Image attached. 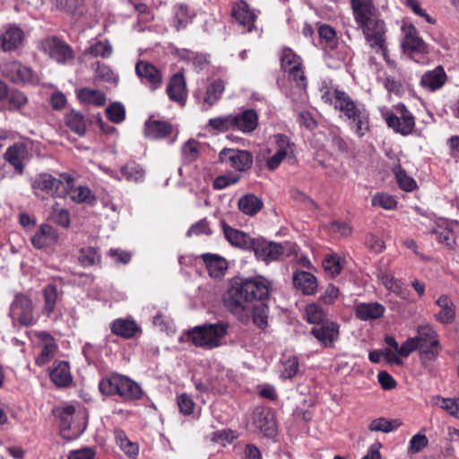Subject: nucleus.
Instances as JSON below:
<instances>
[{
  "mask_svg": "<svg viewBox=\"0 0 459 459\" xmlns=\"http://www.w3.org/2000/svg\"><path fill=\"white\" fill-rule=\"evenodd\" d=\"M306 316L308 323L320 325L325 322L326 313L319 305L312 303L306 307Z\"/></svg>",
  "mask_w": 459,
  "mask_h": 459,
  "instance_id": "obj_48",
  "label": "nucleus"
},
{
  "mask_svg": "<svg viewBox=\"0 0 459 459\" xmlns=\"http://www.w3.org/2000/svg\"><path fill=\"white\" fill-rule=\"evenodd\" d=\"M351 4L355 22H362L376 12L373 0H351Z\"/></svg>",
  "mask_w": 459,
  "mask_h": 459,
  "instance_id": "obj_36",
  "label": "nucleus"
},
{
  "mask_svg": "<svg viewBox=\"0 0 459 459\" xmlns=\"http://www.w3.org/2000/svg\"><path fill=\"white\" fill-rule=\"evenodd\" d=\"M169 99L175 102L184 103L186 96L185 78L182 74H176L170 79L167 87Z\"/></svg>",
  "mask_w": 459,
  "mask_h": 459,
  "instance_id": "obj_30",
  "label": "nucleus"
},
{
  "mask_svg": "<svg viewBox=\"0 0 459 459\" xmlns=\"http://www.w3.org/2000/svg\"><path fill=\"white\" fill-rule=\"evenodd\" d=\"M250 250L257 259L270 263L281 259L284 255L290 256L296 253V246L290 243H276L258 237L254 238Z\"/></svg>",
  "mask_w": 459,
  "mask_h": 459,
  "instance_id": "obj_7",
  "label": "nucleus"
},
{
  "mask_svg": "<svg viewBox=\"0 0 459 459\" xmlns=\"http://www.w3.org/2000/svg\"><path fill=\"white\" fill-rule=\"evenodd\" d=\"M399 426L400 424L397 422V420H388L385 418H378L371 421V423L368 425V429L370 431H381L389 433Z\"/></svg>",
  "mask_w": 459,
  "mask_h": 459,
  "instance_id": "obj_50",
  "label": "nucleus"
},
{
  "mask_svg": "<svg viewBox=\"0 0 459 459\" xmlns=\"http://www.w3.org/2000/svg\"><path fill=\"white\" fill-rule=\"evenodd\" d=\"M379 279L383 285L394 293L397 297L407 299L409 296V290L404 287V284L402 281L396 279L393 275L387 274L385 273H381L379 274Z\"/></svg>",
  "mask_w": 459,
  "mask_h": 459,
  "instance_id": "obj_34",
  "label": "nucleus"
},
{
  "mask_svg": "<svg viewBox=\"0 0 459 459\" xmlns=\"http://www.w3.org/2000/svg\"><path fill=\"white\" fill-rule=\"evenodd\" d=\"M171 132L172 126L169 122L151 119L145 122V135L149 138H163Z\"/></svg>",
  "mask_w": 459,
  "mask_h": 459,
  "instance_id": "obj_33",
  "label": "nucleus"
},
{
  "mask_svg": "<svg viewBox=\"0 0 459 459\" xmlns=\"http://www.w3.org/2000/svg\"><path fill=\"white\" fill-rule=\"evenodd\" d=\"M429 445L428 437L421 433H417L410 440L408 451L411 454L420 453Z\"/></svg>",
  "mask_w": 459,
  "mask_h": 459,
  "instance_id": "obj_58",
  "label": "nucleus"
},
{
  "mask_svg": "<svg viewBox=\"0 0 459 459\" xmlns=\"http://www.w3.org/2000/svg\"><path fill=\"white\" fill-rule=\"evenodd\" d=\"M67 126L79 135H83L86 131L84 117L76 111H71L65 116Z\"/></svg>",
  "mask_w": 459,
  "mask_h": 459,
  "instance_id": "obj_44",
  "label": "nucleus"
},
{
  "mask_svg": "<svg viewBox=\"0 0 459 459\" xmlns=\"http://www.w3.org/2000/svg\"><path fill=\"white\" fill-rule=\"evenodd\" d=\"M230 324L225 321L205 323L186 332V336L197 348L211 351L223 346L229 334Z\"/></svg>",
  "mask_w": 459,
  "mask_h": 459,
  "instance_id": "obj_3",
  "label": "nucleus"
},
{
  "mask_svg": "<svg viewBox=\"0 0 459 459\" xmlns=\"http://www.w3.org/2000/svg\"><path fill=\"white\" fill-rule=\"evenodd\" d=\"M365 245L369 250L376 254L382 253L385 248V242L373 234L367 235Z\"/></svg>",
  "mask_w": 459,
  "mask_h": 459,
  "instance_id": "obj_63",
  "label": "nucleus"
},
{
  "mask_svg": "<svg viewBox=\"0 0 459 459\" xmlns=\"http://www.w3.org/2000/svg\"><path fill=\"white\" fill-rule=\"evenodd\" d=\"M55 414L60 420L61 434L67 439L76 438L86 429V413L82 410L77 411L73 405L58 407Z\"/></svg>",
  "mask_w": 459,
  "mask_h": 459,
  "instance_id": "obj_5",
  "label": "nucleus"
},
{
  "mask_svg": "<svg viewBox=\"0 0 459 459\" xmlns=\"http://www.w3.org/2000/svg\"><path fill=\"white\" fill-rule=\"evenodd\" d=\"M61 179L56 178L50 174L39 175L32 183V188L37 195L44 192L53 197H62L66 195L67 187L71 186L73 178L70 175L62 174Z\"/></svg>",
  "mask_w": 459,
  "mask_h": 459,
  "instance_id": "obj_8",
  "label": "nucleus"
},
{
  "mask_svg": "<svg viewBox=\"0 0 459 459\" xmlns=\"http://www.w3.org/2000/svg\"><path fill=\"white\" fill-rule=\"evenodd\" d=\"M432 403L446 411L451 416L459 418V398H443L435 396Z\"/></svg>",
  "mask_w": 459,
  "mask_h": 459,
  "instance_id": "obj_43",
  "label": "nucleus"
},
{
  "mask_svg": "<svg viewBox=\"0 0 459 459\" xmlns=\"http://www.w3.org/2000/svg\"><path fill=\"white\" fill-rule=\"evenodd\" d=\"M201 257L207 267L209 275L212 278L222 276L228 269L226 259L218 255L205 253Z\"/></svg>",
  "mask_w": 459,
  "mask_h": 459,
  "instance_id": "obj_29",
  "label": "nucleus"
},
{
  "mask_svg": "<svg viewBox=\"0 0 459 459\" xmlns=\"http://www.w3.org/2000/svg\"><path fill=\"white\" fill-rule=\"evenodd\" d=\"M200 144L195 140L186 142L182 147V154L184 159L192 162L198 158Z\"/></svg>",
  "mask_w": 459,
  "mask_h": 459,
  "instance_id": "obj_56",
  "label": "nucleus"
},
{
  "mask_svg": "<svg viewBox=\"0 0 459 459\" xmlns=\"http://www.w3.org/2000/svg\"><path fill=\"white\" fill-rule=\"evenodd\" d=\"M235 119L233 130H238L245 134L254 132L258 126V115L255 110L249 108L238 115H233Z\"/></svg>",
  "mask_w": 459,
  "mask_h": 459,
  "instance_id": "obj_19",
  "label": "nucleus"
},
{
  "mask_svg": "<svg viewBox=\"0 0 459 459\" xmlns=\"http://www.w3.org/2000/svg\"><path fill=\"white\" fill-rule=\"evenodd\" d=\"M44 304L42 306L41 312L44 316L49 317L55 311L58 293L57 289L55 285L48 284L43 290Z\"/></svg>",
  "mask_w": 459,
  "mask_h": 459,
  "instance_id": "obj_38",
  "label": "nucleus"
},
{
  "mask_svg": "<svg viewBox=\"0 0 459 459\" xmlns=\"http://www.w3.org/2000/svg\"><path fill=\"white\" fill-rule=\"evenodd\" d=\"M99 389L103 394H117L125 401L139 400L143 394L136 382L120 374H113L102 378L99 384Z\"/></svg>",
  "mask_w": 459,
  "mask_h": 459,
  "instance_id": "obj_4",
  "label": "nucleus"
},
{
  "mask_svg": "<svg viewBox=\"0 0 459 459\" xmlns=\"http://www.w3.org/2000/svg\"><path fill=\"white\" fill-rule=\"evenodd\" d=\"M252 419L255 429L264 435L273 437L276 433L275 421L268 410L256 408L253 412Z\"/></svg>",
  "mask_w": 459,
  "mask_h": 459,
  "instance_id": "obj_18",
  "label": "nucleus"
},
{
  "mask_svg": "<svg viewBox=\"0 0 459 459\" xmlns=\"http://www.w3.org/2000/svg\"><path fill=\"white\" fill-rule=\"evenodd\" d=\"M321 47L327 52L333 50L338 44L336 32L330 25L324 24L318 29Z\"/></svg>",
  "mask_w": 459,
  "mask_h": 459,
  "instance_id": "obj_39",
  "label": "nucleus"
},
{
  "mask_svg": "<svg viewBox=\"0 0 459 459\" xmlns=\"http://www.w3.org/2000/svg\"><path fill=\"white\" fill-rule=\"evenodd\" d=\"M270 281L263 276L236 279L223 296L224 306L240 321L247 322L259 301L269 295Z\"/></svg>",
  "mask_w": 459,
  "mask_h": 459,
  "instance_id": "obj_1",
  "label": "nucleus"
},
{
  "mask_svg": "<svg viewBox=\"0 0 459 459\" xmlns=\"http://www.w3.org/2000/svg\"><path fill=\"white\" fill-rule=\"evenodd\" d=\"M367 16L362 22H356L358 27L362 30L365 39L371 48L380 53L389 62L387 47L385 43V25L380 19H373Z\"/></svg>",
  "mask_w": 459,
  "mask_h": 459,
  "instance_id": "obj_6",
  "label": "nucleus"
},
{
  "mask_svg": "<svg viewBox=\"0 0 459 459\" xmlns=\"http://www.w3.org/2000/svg\"><path fill=\"white\" fill-rule=\"evenodd\" d=\"M190 20L191 16L185 5L179 4L175 7V22L178 30L185 27Z\"/></svg>",
  "mask_w": 459,
  "mask_h": 459,
  "instance_id": "obj_60",
  "label": "nucleus"
},
{
  "mask_svg": "<svg viewBox=\"0 0 459 459\" xmlns=\"http://www.w3.org/2000/svg\"><path fill=\"white\" fill-rule=\"evenodd\" d=\"M28 155V150L24 143H17L10 146L5 153L4 160L22 175L23 173V160Z\"/></svg>",
  "mask_w": 459,
  "mask_h": 459,
  "instance_id": "obj_22",
  "label": "nucleus"
},
{
  "mask_svg": "<svg viewBox=\"0 0 459 459\" xmlns=\"http://www.w3.org/2000/svg\"><path fill=\"white\" fill-rule=\"evenodd\" d=\"M293 283L304 295H313L317 290L316 278L308 272H295L293 274Z\"/></svg>",
  "mask_w": 459,
  "mask_h": 459,
  "instance_id": "obj_24",
  "label": "nucleus"
},
{
  "mask_svg": "<svg viewBox=\"0 0 459 459\" xmlns=\"http://www.w3.org/2000/svg\"><path fill=\"white\" fill-rule=\"evenodd\" d=\"M402 30L404 33V39L403 42V47L411 51V52H418V53H425L427 52V45L422 40V39L419 36V33L416 28L410 25H403Z\"/></svg>",
  "mask_w": 459,
  "mask_h": 459,
  "instance_id": "obj_20",
  "label": "nucleus"
},
{
  "mask_svg": "<svg viewBox=\"0 0 459 459\" xmlns=\"http://www.w3.org/2000/svg\"><path fill=\"white\" fill-rule=\"evenodd\" d=\"M6 99L8 100L9 104L8 108L12 111L21 109L28 102V99L25 94L18 90H13L11 91H8V96Z\"/></svg>",
  "mask_w": 459,
  "mask_h": 459,
  "instance_id": "obj_52",
  "label": "nucleus"
},
{
  "mask_svg": "<svg viewBox=\"0 0 459 459\" xmlns=\"http://www.w3.org/2000/svg\"><path fill=\"white\" fill-rule=\"evenodd\" d=\"M108 118L113 123L118 124L125 120L126 110L122 104L114 102L105 110Z\"/></svg>",
  "mask_w": 459,
  "mask_h": 459,
  "instance_id": "obj_53",
  "label": "nucleus"
},
{
  "mask_svg": "<svg viewBox=\"0 0 459 459\" xmlns=\"http://www.w3.org/2000/svg\"><path fill=\"white\" fill-rule=\"evenodd\" d=\"M23 40V32L18 27L11 26L0 35V48L4 51L16 49Z\"/></svg>",
  "mask_w": 459,
  "mask_h": 459,
  "instance_id": "obj_25",
  "label": "nucleus"
},
{
  "mask_svg": "<svg viewBox=\"0 0 459 459\" xmlns=\"http://www.w3.org/2000/svg\"><path fill=\"white\" fill-rule=\"evenodd\" d=\"M219 160L238 171H245L251 168L253 156L247 151L224 148L219 153Z\"/></svg>",
  "mask_w": 459,
  "mask_h": 459,
  "instance_id": "obj_12",
  "label": "nucleus"
},
{
  "mask_svg": "<svg viewBox=\"0 0 459 459\" xmlns=\"http://www.w3.org/2000/svg\"><path fill=\"white\" fill-rule=\"evenodd\" d=\"M440 311L435 315V318L442 324H450L455 317V307L453 301L446 295L440 296L437 301Z\"/></svg>",
  "mask_w": 459,
  "mask_h": 459,
  "instance_id": "obj_32",
  "label": "nucleus"
},
{
  "mask_svg": "<svg viewBox=\"0 0 459 459\" xmlns=\"http://www.w3.org/2000/svg\"><path fill=\"white\" fill-rule=\"evenodd\" d=\"M334 108L347 117L359 138L369 131V113L368 109L364 104L353 100L347 92L334 90Z\"/></svg>",
  "mask_w": 459,
  "mask_h": 459,
  "instance_id": "obj_2",
  "label": "nucleus"
},
{
  "mask_svg": "<svg viewBox=\"0 0 459 459\" xmlns=\"http://www.w3.org/2000/svg\"><path fill=\"white\" fill-rule=\"evenodd\" d=\"M135 73L141 81L154 91L161 86L162 76L160 72L149 62L139 61L135 65Z\"/></svg>",
  "mask_w": 459,
  "mask_h": 459,
  "instance_id": "obj_14",
  "label": "nucleus"
},
{
  "mask_svg": "<svg viewBox=\"0 0 459 459\" xmlns=\"http://www.w3.org/2000/svg\"><path fill=\"white\" fill-rule=\"evenodd\" d=\"M371 202L374 206H380L385 210H392L396 206L395 199L385 193L375 195Z\"/></svg>",
  "mask_w": 459,
  "mask_h": 459,
  "instance_id": "obj_57",
  "label": "nucleus"
},
{
  "mask_svg": "<svg viewBox=\"0 0 459 459\" xmlns=\"http://www.w3.org/2000/svg\"><path fill=\"white\" fill-rule=\"evenodd\" d=\"M51 217L56 224L64 228H67L70 225V215L68 211L65 209H53V212H51Z\"/></svg>",
  "mask_w": 459,
  "mask_h": 459,
  "instance_id": "obj_64",
  "label": "nucleus"
},
{
  "mask_svg": "<svg viewBox=\"0 0 459 459\" xmlns=\"http://www.w3.org/2000/svg\"><path fill=\"white\" fill-rule=\"evenodd\" d=\"M223 233L226 239L234 247L250 250L254 238L243 231L233 229L226 223H222Z\"/></svg>",
  "mask_w": 459,
  "mask_h": 459,
  "instance_id": "obj_23",
  "label": "nucleus"
},
{
  "mask_svg": "<svg viewBox=\"0 0 459 459\" xmlns=\"http://www.w3.org/2000/svg\"><path fill=\"white\" fill-rule=\"evenodd\" d=\"M57 241V234L53 227L43 224L31 237V244L37 249L55 244Z\"/></svg>",
  "mask_w": 459,
  "mask_h": 459,
  "instance_id": "obj_28",
  "label": "nucleus"
},
{
  "mask_svg": "<svg viewBox=\"0 0 459 459\" xmlns=\"http://www.w3.org/2000/svg\"><path fill=\"white\" fill-rule=\"evenodd\" d=\"M50 377L57 386H67L72 382L69 364L65 361L58 362L51 370Z\"/></svg>",
  "mask_w": 459,
  "mask_h": 459,
  "instance_id": "obj_35",
  "label": "nucleus"
},
{
  "mask_svg": "<svg viewBox=\"0 0 459 459\" xmlns=\"http://www.w3.org/2000/svg\"><path fill=\"white\" fill-rule=\"evenodd\" d=\"M7 74L13 82L35 83L38 82L33 71L19 62H12L7 65Z\"/></svg>",
  "mask_w": 459,
  "mask_h": 459,
  "instance_id": "obj_21",
  "label": "nucleus"
},
{
  "mask_svg": "<svg viewBox=\"0 0 459 459\" xmlns=\"http://www.w3.org/2000/svg\"><path fill=\"white\" fill-rule=\"evenodd\" d=\"M87 52L95 57L108 58L112 55L113 48L108 40H100L91 45Z\"/></svg>",
  "mask_w": 459,
  "mask_h": 459,
  "instance_id": "obj_47",
  "label": "nucleus"
},
{
  "mask_svg": "<svg viewBox=\"0 0 459 459\" xmlns=\"http://www.w3.org/2000/svg\"><path fill=\"white\" fill-rule=\"evenodd\" d=\"M78 261L84 267L98 264L100 262V255L98 250L91 247H82L80 250Z\"/></svg>",
  "mask_w": 459,
  "mask_h": 459,
  "instance_id": "obj_45",
  "label": "nucleus"
},
{
  "mask_svg": "<svg viewBox=\"0 0 459 459\" xmlns=\"http://www.w3.org/2000/svg\"><path fill=\"white\" fill-rule=\"evenodd\" d=\"M419 350L420 351V359L422 363L426 364L437 358L441 351V345L439 341H431V343L421 344Z\"/></svg>",
  "mask_w": 459,
  "mask_h": 459,
  "instance_id": "obj_42",
  "label": "nucleus"
},
{
  "mask_svg": "<svg viewBox=\"0 0 459 459\" xmlns=\"http://www.w3.org/2000/svg\"><path fill=\"white\" fill-rule=\"evenodd\" d=\"M39 48L58 64L65 65L74 58L72 48L56 37H49L41 40Z\"/></svg>",
  "mask_w": 459,
  "mask_h": 459,
  "instance_id": "obj_10",
  "label": "nucleus"
},
{
  "mask_svg": "<svg viewBox=\"0 0 459 459\" xmlns=\"http://www.w3.org/2000/svg\"><path fill=\"white\" fill-rule=\"evenodd\" d=\"M301 59L290 48H284L281 54V65L284 71H288L290 67H297L301 65Z\"/></svg>",
  "mask_w": 459,
  "mask_h": 459,
  "instance_id": "obj_51",
  "label": "nucleus"
},
{
  "mask_svg": "<svg viewBox=\"0 0 459 459\" xmlns=\"http://www.w3.org/2000/svg\"><path fill=\"white\" fill-rule=\"evenodd\" d=\"M111 331L114 334L121 336L126 339H130L141 332V328L132 319L118 318L112 322Z\"/></svg>",
  "mask_w": 459,
  "mask_h": 459,
  "instance_id": "obj_31",
  "label": "nucleus"
},
{
  "mask_svg": "<svg viewBox=\"0 0 459 459\" xmlns=\"http://www.w3.org/2000/svg\"><path fill=\"white\" fill-rule=\"evenodd\" d=\"M231 15L245 31H252L255 27L256 15L245 1H239L233 5Z\"/></svg>",
  "mask_w": 459,
  "mask_h": 459,
  "instance_id": "obj_17",
  "label": "nucleus"
},
{
  "mask_svg": "<svg viewBox=\"0 0 459 459\" xmlns=\"http://www.w3.org/2000/svg\"><path fill=\"white\" fill-rule=\"evenodd\" d=\"M238 206L244 214L252 216L262 209L263 202L256 195L247 194L238 199Z\"/></svg>",
  "mask_w": 459,
  "mask_h": 459,
  "instance_id": "obj_37",
  "label": "nucleus"
},
{
  "mask_svg": "<svg viewBox=\"0 0 459 459\" xmlns=\"http://www.w3.org/2000/svg\"><path fill=\"white\" fill-rule=\"evenodd\" d=\"M10 316L14 324L18 322L26 327L38 322V317L34 315L33 302L24 294L15 295L10 306Z\"/></svg>",
  "mask_w": 459,
  "mask_h": 459,
  "instance_id": "obj_9",
  "label": "nucleus"
},
{
  "mask_svg": "<svg viewBox=\"0 0 459 459\" xmlns=\"http://www.w3.org/2000/svg\"><path fill=\"white\" fill-rule=\"evenodd\" d=\"M78 98L82 102L92 104L97 107H101L106 103V95L99 91L91 88H82L78 92Z\"/></svg>",
  "mask_w": 459,
  "mask_h": 459,
  "instance_id": "obj_40",
  "label": "nucleus"
},
{
  "mask_svg": "<svg viewBox=\"0 0 459 459\" xmlns=\"http://www.w3.org/2000/svg\"><path fill=\"white\" fill-rule=\"evenodd\" d=\"M276 152L266 161V167L270 170H275L289 155H294V143L284 134L275 135Z\"/></svg>",
  "mask_w": 459,
  "mask_h": 459,
  "instance_id": "obj_13",
  "label": "nucleus"
},
{
  "mask_svg": "<svg viewBox=\"0 0 459 459\" xmlns=\"http://www.w3.org/2000/svg\"><path fill=\"white\" fill-rule=\"evenodd\" d=\"M339 325L333 321H325L312 328L311 333L325 348L333 346L339 338Z\"/></svg>",
  "mask_w": 459,
  "mask_h": 459,
  "instance_id": "obj_15",
  "label": "nucleus"
},
{
  "mask_svg": "<svg viewBox=\"0 0 459 459\" xmlns=\"http://www.w3.org/2000/svg\"><path fill=\"white\" fill-rule=\"evenodd\" d=\"M385 311V307L378 302L359 303L355 307L356 316L362 321L378 319Z\"/></svg>",
  "mask_w": 459,
  "mask_h": 459,
  "instance_id": "obj_26",
  "label": "nucleus"
},
{
  "mask_svg": "<svg viewBox=\"0 0 459 459\" xmlns=\"http://www.w3.org/2000/svg\"><path fill=\"white\" fill-rule=\"evenodd\" d=\"M282 370L281 373V377L285 379H291L299 370V362L296 356H289L282 360Z\"/></svg>",
  "mask_w": 459,
  "mask_h": 459,
  "instance_id": "obj_49",
  "label": "nucleus"
},
{
  "mask_svg": "<svg viewBox=\"0 0 459 459\" xmlns=\"http://www.w3.org/2000/svg\"><path fill=\"white\" fill-rule=\"evenodd\" d=\"M121 173L127 181L135 183L142 182L145 177V170L135 162L126 163L122 167Z\"/></svg>",
  "mask_w": 459,
  "mask_h": 459,
  "instance_id": "obj_41",
  "label": "nucleus"
},
{
  "mask_svg": "<svg viewBox=\"0 0 459 459\" xmlns=\"http://www.w3.org/2000/svg\"><path fill=\"white\" fill-rule=\"evenodd\" d=\"M419 340V345L423 343H431V341H438L436 331L429 325H420L418 327V335L414 337Z\"/></svg>",
  "mask_w": 459,
  "mask_h": 459,
  "instance_id": "obj_55",
  "label": "nucleus"
},
{
  "mask_svg": "<svg viewBox=\"0 0 459 459\" xmlns=\"http://www.w3.org/2000/svg\"><path fill=\"white\" fill-rule=\"evenodd\" d=\"M70 197L76 203L91 204L94 196L87 186H78L70 191Z\"/></svg>",
  "mask_w": 459,
  "mask_h": 459,
  "instance_id": "obj_54",
  "label": "nucleus"
},
{
  "mask_svg": "<svg viewBox=\"0 0 459 459\" xmlns=\"http://www.w3.org/2000/svg\"><path fill=\"white\" fill-rule=\"evenodd\" d=\"M447 75L442 65L426 71L420 77V85L426 91L433 92L440 90L446 82Z\"/></svg>",
  "mask_w": 459,
  "mask_h": 459,
  "instance_id": "obj_16",
  "label": "nucleus"
},
{
  "mask_svg": "<svg viewBox=\"0 0 459 459\" xmlns=\"http://www.w3.org/2000/svg\"><path fill=\"white\" fill-rule=\"evenodd\" d=\"M433 233L437 236L440 243L446 244L448 247H452L455 243L454 234L447 227L438 225L435 230H433Z\"/></svg>",
  "mask_w": 459,
  "mask_h": 459,
  "instance_id": "obj_61",
  "label": "nucleus"
},
{
  "mask_svg": "<svg viewBox=\"0 0 459 459\" xmlns=\"http://www.w3.org/2000/svg\"><path fill=\"white\" fill-rule=\"evenodd\" d=\"M225 91V82L221 79H216L208 84L205 95L202 101V110H208L221 98Z\"/></svg>",
  "mask_w": 459,
  "mask_h": 459,
  "instance_id": "obj_27",
  "label": "nucleus"
},
{
  "mask_svg": "<svg viewBox=\"0 0 459 459\" xmlns=\"http://www.w3.org/2000/svg\"><path fill=\"white\" fill-rule=\"evenodd\" d=\"M56 351V345L55 342H48V344H44L41 352L36 359V363L38 365L46 364L54 356Z\"/></svg>",
  "mask_w": 459,
  "mask_h": 459,
  "instance_id": "obj_62",
  "label": "nucleus"
},
{
  "mask_svg": "<svg viewBox=\"0 0 459 459\" xmlns=\"http://www.w3.org/2000/svg\"><path fill=\"white\" fill-rule=\"evenodd\" d=\"M234 121L233 115L213 117L209 119L207 127L221 132L233 130Z\"/></svg>",
  "mask_w": 459,
  "mask_h": 459,
  "instance_id": "obj_46",
  "label": "nucleus"
},
{
  "mask_svg": "<svg viewBox=\"0 0 459 459\" xmlns=\"http://www.w3.org/2000/svg\"><path fill=\"white\" fill-rule=\"evenodd\" d=\"M396 113L385 114V119L387 126L403 136L411 134L415 127L414 117L403 104L396 107Z\"/></svg>",
  "mask_w": 459,
  "mask_h": 459,
  "instance_id": "obj_11",
  "label": "nucleus"
},
{
  "mask_svg": "<svg viewBox=\"0 0 459 459\" xmlns=\"http://www.w3.org/2000/svg\"><path fill=\"white\" fill-rule=\"evenodd\" d=\"M397 182L400 187L407 192L414 190L417 186L416 181L409 177L406 172L403 169H398L395 172Z\"/></svg>",
  "mask_w": 459,
  "mask_h": 459,
  "instance_id": "obj_59",
  "label": "nucleus"
}]
</instances>
